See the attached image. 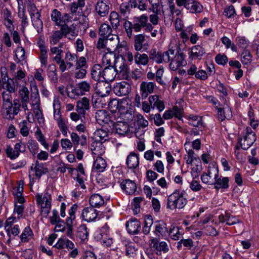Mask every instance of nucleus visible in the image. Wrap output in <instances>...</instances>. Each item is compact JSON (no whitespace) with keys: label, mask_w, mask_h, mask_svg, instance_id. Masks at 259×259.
<instances>
[{"label":"nucleus","mask_w":259,"mask_h":259,"mask_svg":"<svg viewBox=\"0 0 259 259\" xmlns=\"http://www.w3.org/2000/svg\"><path fill=\"white\" fill-rule=\"evenodd\" d=\"M1 88L4 90V91H8L12 93H15L17 90V87L14 83L13 79L7 80V81H4L2 82Z\"/></svg>","instance_id":"45"},{"label":"nucleus","mask_w":259,"mask_h":259,"mask_svg":"<svg viewBox=\"0 0 259 259\" xmlns=\"http://www.w3.org/2000/svg\"><path fill=\"white\" fill-rule=\"evenodd\" d=\"M186 8L192 13H198L203 10L202 5L197 1L191 0L186 6Z\"/></svg>","instance_id":"33"},{"label":"nucleus","mask_w":259,"mask_h":259,"mask_svg":"<svg viewBox=\"0 0 259 259\" xmlns=\"http://www.w3.org/2000/svg\"><path fill=\"white\" fill-rule=\"evenodd\" d=\"M35 199L36 203L38 206H44L48 202L49 203H50L51 204L52 196L49 192V190L46 189L44 195L37 193L35 195Z\"/></svg>","instance_id":"19"},{"label":"nucleus","mask_w":259,"mask_h":259,"mask_svg":"<svg viewBox=\"0 0 259 259\" xmlns=\"http://www.w3.org/2000/svg\"><path fill=\"white\" fill-rule=\"evenodd\" d=\"M39 59L41 66L46 67L48 62V50L47 48L41 47Z\"/></svg>","instance_id":"57"},{"label":"nucleus","mask_w":259,"mask_h":259,"mask_svg":"<svg viewBox=\"0 0 259 259\" xmlns=\"http://www.w3.org/2000/svg\"><path fill=\"white\" fill-rule=\"evenodd\" d=\"M63 53H60L51 57L52 60L59 66V69L62 72L65 71V60L63 59Z\"/></svg>","instance_id":"47"},{"label":"nucleus","mask_w":259,"mask_h":259,"mask_svg":"<svg viewBox=\"0 0 259 259\" xmlns=\"http://www.w3.org/2000/svg\"><path fill=\"white\" fill-rule=\"evenodd\" d=\"M256 135L250 127H247L244 131L243 136L239 140V146H236V149L241 147L242 149H248L255 141Z\"/></svg>","instance_id":"3"},{"label":"nucleus","mask_w":259,"mask_h":259,"mask_svg":"<svg viewBox=\"0 0 259 259\" xmlns=\"http://www.w3.org/2000/svg\"><path fill=\"white\" fill-rule=\"evenodd\" d=\"M33 236V233L30 227H25L23 230L19 238L21 241L23 243L28 242Z\"/></svg>","instance_id":"43"},{"label":"nucleus","mask_w":259,"mask_h":259,"mask_svg":"<svg viewBox=\"0 0 259 259\" xmlns=\"http://www.w3.org/2000/svg\"><path fill=\"white\" fill-rule=\"evenodd\" d=\"M155 83L153 82L142 81L140 85V91L141 97L145 99L154 92Z\"/></svg>","instance_id":"10"},{"label":"nucleus","mask_w":259,"mask_h":259,"mask_svg":"<svg viewBox=\"0 0 259 259\" xmlns=\"http://www.w3.org/2000/svg\"><path fill=\"white\" fill-rule=\"evenodd\" d=\"M149 245L151 248H153L156 251L157 254H161V252L166 253L169 250L168 245L166 242H159L156 238H152L150 239Z\"/></svg>","instance_id":"9"},{"label":"nucleus","mask_w":259,"mask_h":259,"mask_svg":"<svg viewBox=\"0 0 259 259\" xmlns=\"http://www.w3.org/2000/svg\"><path fill=\"white\" fill-rule=\"evenodd\" d=\"M187 203L185 192L176 190L167 198L166 207L171 210L182 209Z\"/></svg>","instance_id":"2"},{"label":"nucleus","mask_w":259,"mask_h":259,"mask_svg":"<svg viewBox=\"0 0 259 259\" xmlns=\"http://www.w3.org/2000/svg\"><path fill=\"white\" fill-rule=\"evenodd\" d=\"M102 62L103 63L108 65V66H112L111 64L113 62L114 66L117 67L119 60L118 58H116L115 55L113 53V52L108 51L103 55Z\"/></svg>","instance_id":"23"},{"label":"nucleus","mask_w":259,"mask_h":259,"mask_svg":"<svg viewBox=\"0 0 259 259\" xmlns=\"http://www.w3.org/2000/svg\"><path fill=\"white\" fill-rule=\"evenodd\" d=\"M35 88L36 91H37V87L36 86H35ZM31 99L32 100V104L33 105H35V107H34L33 109L35 117L37 118L39 123H43L44 118L43 117L42 113L40 109V99L38 91L31 94Z\"/></svg>","instance_id":"6"},{"label":"nucleus","mask_w":259,"mask_h":259,"mask_svg":"<svg viewBox=\"0 0 259 259\" xmlns=\"http://www.w3.org/2000/svg\"><path fill=\"white\" fill-rule=\"evenodd\" d=\"M121 188L128 195L135 194L137 186L134 181L129 179L123 180L120 184Z\"/></svg>","instance_id":"14"},{"label":"nucleus","mask_w":259,"mask_h":259,"mask_svg":"<svg viewBox=\"0 0 259 259\" xmlns=\"http://www.w3.org/2000/svg\"><path fill=\"white\" fill-rule=\"evenodd\" d=\"M106 167L107 163L105 160L100 155H98L93 163V170L96 172H102L105 170Z\"/></svg>","instance_id":"26"},{"label":"nucleus","mask_w":259,"mask_h":259,"mask_svg":"<svg viewBox=\"0 0 259 259\" xmlns=\"http://www.w3.org/2000/svg\"><path fill=\"white\" fill-rule=\"evenodd\" d=\"M77 56L70 52L68 51L65 54V70L68 68L70 69L74 66V63L77 61Z\"/></svg>","instance_id":"36"},{"label":"nucleus","mask_w":259,"mask_h":259,"mask_svg":"<svg viewBox=\"0 0 259 259\" xmlns=\"http://www.w3.org/2000/svg\"><path fill=\"white\" fill-rule=\"evenodd\" d=\"M189 54V58L192 60H201L205 54V49L200 45L192 47Z\"/></svg>","instance_id":"18"},{"label":"nucleus","mask_w":259,"mask_h":259,"mask_svg":"<svg viewBox=\"0 0 259 259\" xmlns=\"http://www.w3.org/2000/svg\"><path fill=\"white\" fill-rule=\"evenodd\" d=\"M63 35H64V33H63L62 28L60 30H57L55 31L51 37V44L54 45H56L62 38Z\"/></svg>","instance_id":"56"},{"label":"nucleus","mask_w":259,"mask_h":259,"mask_svg":"<svg viewBox=\"0 0 259 259\" xmlns=\"http://www.w3.org/2000/svg\"><path fill=\"white\" fill-rule=\"evenodd\" d=\"M99 211L92 207H87L82 210L81 217L82 219L87 222L95 221L98 215Z\"/></svg>","instance_id":"12"},{"label":"nucleus","mask_w":259,"mask_h":259,"mask_svg":"<svg viewBox=\"0 0 259 259\" xmlns=\"http://www.w3.org/2000/svg\"><path fill=\"white\" fill-rule=\"evenodd\" d=\"M252 56L249 51L245 50L241 55V61L244 64H249L252 61Z\"/></svg>","instance_id":"54"},{"label":"nucleus","mask_w":259,"mask_h":259,"mask_svg":"<svg viewBox=\"0 0 259 259\" xmlns=\"http://www.w3.org/2000/svg\"><path fill=\"white\" fill-rule=\"evenodd\" d=\"M7 235L10 238H14L18 236L20 233V227L18 225L13 226V228H11L8 230H6Z\"/></svg>","instance_id":"59"},{"label":"nucleus","mask_w":259,"mask_h":259,"mask_svg":"<svg viewBox=\"0 0 259 259\" xmlns=\"http://www.w3.org/2000/svg\"><path fill=\"white\" fill-rule=\"evenodd\" d=\"M229 178L219 177V176L218 177L215 178L214 183L213 185H214V188L217 190L220 189H227L229 187Z\"/></svg>","instance_id":"28"},{"label":"nucleus","mask_w":259,"mask_h":259,"mask_svg":"<svg viewBox=\"0 0 259 259\" xmlns=\"http://www.w3.org/2000/svg\"><path fill=\"white\" fill-rule=\"evenodd\" d=\"M74 246V244L71 241L66 238L61 237L58 239L57 242L53 247L59 249L67 248L69 250L73 249Z\"/></svg>","instance_id":"24"},{"label":"nucleus","mask_w":259,"mask_h":259,"mask_svg":"<svg viewBox=\"0 0 259 259\" xmlns=\"http://www.w3.org/2000/svg\"><path fill=\"white\" fill-rule=\"evenodd\" d=\"M112 31V30L110 25L106 23H103L100 27L99 33L101 36L100 37H104L111 33Z\"/></svg>","instance_id":"53"},{"label":"nucleus","mask_w":259,"mask_h":259,"mask_svg":"<svg viewBox=\"0 0 259 259\" xmlns=\"http://www.w3.org/2000/svg\"><path fill=\"white\" fill-rule=\"evenodd\" d=\"M126 163L128 168H136L139 164L138 155L134 152H131L127 157Z\"/></svg>","instance_id":"25"},{"label":"nucleus","mask_w":259,"mask_h":259,"mask_svg":"<svg viewBox=\"0 0 259 259\" xmlns=\"http://www.w3.org/2000/svg\"><path fill=\"white\" fill-rule=\"evenodd\" d=\"M111 124L119 135H124L129 131L128 124L125 122L118 121L115 122L112 120Z\"/></svg>","instance_id":"21"},{"label":"nucleus","mask_w":259,"mask_h":259,"mask_svg":"<svg viewBox=\"0 0 259 259\" xmlns=\"http://www.w3.org/2000/svg\"><path fill=\"white\" fill-rule=\"evenodd\" d=\"M89 234V229L86 225L82 224L79 226L77 232V237L80 239L81 241H87L88 239Z\"/></svg>","instance_id":"41"},{"label":"nucleus","mask_w":259,"mask_h":259,"mask_svg":"<svg viewBox=\"0 0 259 259\" xmlns=\"http://www.w3.org/2000/svg\"><path fill=\"white\" fill-rule=\"evenodd\" d=\"M90 108V102L88 98L83 97L78 100L76 103V110L80 113H83L84 111Z\"/></svg>","instance_id":"40"},{"label":"nucleus","mask_w":259,"mask_h":259,"mask_svg":"<svg viewBox=\"0 0 259 259\" xmlns=\"http://www.w3.org/2000/svg\"><path fill=\"white\" fill-rule=\"evenodd\" d=\"M149 60L155 62L157 64L163 62L162 52L157 50L156 48L151 49L149 52Z\"/></svg>","instance_id":"38"},{"label":"nucleus","mask_w":259,"mask_h":259,"mask_svg":"<svg viewBox=\"0 0 259 259\" xmlns=\"http://www.w3.org/2000/svg\"><path fill=\"white\" fill-rule=\"evenodd\" d=\"M87 68L88 65L85 58L84 57H80L79 58H77V61L75 62V68H76V69H87Z\"/></svg>","instance_id":"62"},{"label":"nucleus","mask_w":259,"mask_h":259,"mask_svg":"<svg viewBox=\"0 0 259 259\" xmlns=\"http://www.w3.org/2000/svg\"><path fill=\"white\" fill-rule=\"evenodd\" d=\"M3 18L4 21V25L10 30H13V20L11 12L8 9L4 10Z\"/></svg>","instance_id":"35"},{"label":"nucleus","mask_w":259,"mask_h":259,"mask_svg":"<svg viewBox=\"0 0 259 259\" xmlns=\"http://www.w3.org/2000/svg\"><path fill=\"white\" fill-rule=\"evenodd\" d=\"M145 40V36L143 34H138L134 37V46L136 51H140L143 47V43Z\"/></svg>","instance_id":"46"},{"label":"nucleus","mask_w":259,"mask_h":259,"mask_svg":"<svg viewBox=\"0 0 259 259\" xmlns=\"http://www.w3.org/2000/svg\"><path fill=\"white\" fill-rule=\"evenodd\" d=\"M18 17L21 19V25L22 28L25 29V28L28 25V19L27 15L25 13V10L24 8H21L19 7V11L18 13Z\"/></svg>","instance_id":"50"},{"label":"nucleus","mask_w":259,"mask_h":259,"mask_svg":"<svg viewBox=\"0 0 259 259\" xmlns=\"http://www.w3.org/2000/svg\"><path fill=\"white\" fill-rule=\"evenodd\" d=\"M32 25L36 29L38 33L42 31L43 23L40 19L41 14L40 13L31 15L30 16Z\"/></svg>","instance_id":"30"},{"label":"nucleus","mask_w":259,"mask_h":259,"mask_svg":"<svg viewBox=\"0 0 259 259\" xmlns=\"http://www.w3.org/2000/svg\"><path fill=\"white\" fill-rule=\"evenodd\" d=\"M155 234L159 237H165L168 233L167 225L163 221H158L155 223Z\"/></svg>","instance_id":"20"},{"label":"nucleus","mask_w":259,"mask_h":259,"mask_svg":"<svg viewBox=\"0 0 259 259\" xmlns=\"http://www.w3.org/2000/svg\"><path fill=\"white\" fill-rule=\"evenodd\" d=\"M153 224V220L151 217H148L145 221L144 226L142 229V232L145 235H148L150 231L151 227Z\"/></svg>","instance_id":"60"},{"label":"nucleus","mask_w":259,"mask_h":259,"mask_svg":"<svg viewBox=\"0 0 259 259\" xmlns=\"http://www.w3.org/2000/svg\"><path fill=\"white\" fill-rule=\"evenodd\" d=\"M61 104L58 97L55 96L53 100L54 118L57 123L64 121L61 113Z\"/></svg>","instance_id":"17"},{"label":"nucleus","mask_w":259,"mask_h":259,"mask_svg":"<svg viewBox=\"0 0 259 259\" xmlns=\"http://www.w3.org/2000/svg\"><path fill=\"white\" fill-rule=\"evenodd\" d=\"M12 102H3L2 113L3 117L7 119H13L14 115L12 109Z\"/></svg>","instance_id":"32"},{"label":"nucleus","mask_w":259,"mask_h":259,"mask_svg":"<svg viewBox=\"0 0 259 259\" xmlns=\"http://www.w3.org/2000/svg\"><path fill=\"white\" fill-rule=\"evenodd\" d=\"M35 171V176L39 179L40 177L49 172L48 168L45 167L42 163H39L38 161L35 162V166L33 168Z\"/></svg>","instance_id":"44"},{"label":"nucleus","mask_w":259,"mask_h":259,"mask_svg":"<svg viewBox=\"0 0 259 259\" xmlns=\"http://www.w3.org/2000/svg\"><path fill=\"white\" fill-rule=\"evenodd\" d=\"M219 176V169L213 164L209 165L206 172H203L201 176L202 182L206 184L213 185L215 178Z\"/></svg>","instance_id":"5"},{"label":"nucleus","mask_w":259,"mask_h":259,"mask_svg":"<svg viewBox=\"0 0 259 259\" xmlns=\"http://www.w3.org/2000/svg\"><path fill=\"white\" fill-rule=\"evenodd\" d=\"M51 19L57 25H61V14L57 9L53 10L51 13Z\"/></svg>","instance_id":"58"},{"label":"nucleus","mask_w":259,"mask_h":259,"mask_svg":"<svg viewBox=\"0 0 259 259\" xmlns=\"http://www.w3.org/2000/svg\"><path fill=\"white\" fill-rule=\"evenodd\" d=\"M121 64L118 63V68L119 70H117V74L118 77L122 79H126L128 77V74L130 73L128 67L124 63L123 59H121Z\"/></svg>","instance_id":"34"},{"label":"nucleus","mask_w":259,"mask_h":259,"mask_svg":"<svg viewBox=\"0 0 259 259\" xmlns=\"http://www.w3.org/2000/svg\"><path fill=\"white\" fill-rule=\"evenodd\" d=\"M109 21L112 28L114 29H117L119 25L118 14L115 11L111 12L109 16Z\"/></svg>","instance_id":"52"},{"label":"nucleus","mask_w":259,"mask_h":259,"mask_svg":"<svg viewBox=\"0 0 259 259\" xmlns=\"http://www.w3.org/2000/svg\"><path fill=\"white\" fill-rule=\"evenodd\" d=\"M64 36L70 40H72L78 35V31L74 28L64 25L62 27Z\"/></svg>","instance_id":"37"},{"label":"nucleus","mask_w":259,"mask_h":259,"mask_svg":"<svg viewBox=\"0 0 259 259\" xmlns=\"http://www.w3.org/2000/svg\"><path fill=\"white\" fill-rule=\"evenodd\" d=\"M186 56L182 52H178L171 60L169 64V68L173 71H176L181 66H185L187 62L185 60Z\"/></svg>","instance_id":"8"},{"label":"nucleus","mask_w":259,"mask_h":259,"mask_svg":"<svg viewBox=\"0 0 259 259\" xmlns=\"http://www.w3.org/2000/svg\"><path fill=\"white\" fill-rule=\"evenodd\" d=\"M236 42L239 48L245 50L248 47L249 44V40L243 36H237L236 38Z\"/></svg>","instance_id":"55"},{"label":"nucleus","mask_w":259,"mask_h":259,"mask_svg":"<svg viewBox=\"0 0 259 259\" xmlns=\"http://www.w3.org/2000/svg\"><path fill=\"white\" fill-rule=\"evenodd\" d=\"M95 138L99 145L96 146L94 148H91L92 152L96 155H101L104 153V150L102 149V144L103 142L107 141L108 139V134L106 131L103 129L97 130L95 133Z\"/></svg>","instance_id":"4"},{"label":"nucleus","mask_w":259,"mask_h":259,"mask_svg":"<svg viewBox=\"0 0 259 259\" xmlns=\"http://www.w3.org/2000/svg\"><path fill=\"white\" fill-rule=\"evenodd\" d=\"M188 124L195 127L201 128L204 127L201 117L191 114L188 117Z\"/></svg>","instance_id":"39"},{"label":"nucleus","mask_w":259,"mask_h":259,"mask_svg":"<svg viewBox=\"0 0 259 259\" xmlns=\"http://www.w3.org/2000/svg\"><path fill=\"white\" fill-rule=\"evenodd\" d=\"M126 228L129 233L138 234L141 229V223L136 219H131L126 222Z\"/></svg>","instance_id":"15"},{"label":"nucleus","mask_w":259,"mask_h":259,"mask_svg":"<svg viewBox=\"0 0 259 259\" xmlns=\"http://www.w3.org/2000/svg\"><path fill=\"white\" fill-rule=\"evenodd\" d=\"M48 75L52 81L55 82L58 80L56 66L53 64L48 66Z\"/></svg>","instance_id":"51"},{"label":"nucleus","mask_w":259,"mask_h":259,"mask_svg":"<svg viewBox=\"0 0 259 259\" xmlns=\"http://www.w3.org/2000/svg\"><path fill=\"white\" fill-rule=\"evenodd\" d=\"M135 62L138 65H147L149 61L148 56L146 54L137 52L134 56Z\"/></svg>","instance_id":"42"},{"label":"nucleus","mask_w":259,"mask_h":259,"mask_svg":"<svg viewBox=\"0 0 259 259\" xmlns=\"http://www.w3.org/2000/svg\"><path fill=\"white\" fill-rule=\"evenodd\" d=\"M169 235L174 240H178L182 237V230L180 231L178 227L173 226L168 231Z\"/></svg>","instance_id":"49"},{"label":"nucleus","mask_w":259,"mask_h":259,"mask_svg":"<svg viewBox=\"0 0 259 259\" xmlns=\"http://www.w3.org/2000/svg\"><path fill=\"white\" fill-rule=\"evenodd\" d=\"M95 10L100 16L104 17L106 16L109 10L108 3H105L103 1L98 2L96 4Z\"/></svg>","instance_id":"29"},{"label":"nucleus","mask_w":259,"mask_h":259,"mask_svg":"<svg viewBox=\"0 0 259 259\" xmlns=\"http://www.w3.org/2000/svg\"><path fill=\"white\" fill-rule=\"evenodd\" d=\"M119 10L123 16H127L131 12V7L128 3H122L119 7Z\"/></svg>","instance_id":"61"},{"label":"nucleus","mask_w":259,"mask_h":259,"mask_svg":"<svg viewBox=\"0 0 259 259\" xmlns=\"http://www.w3.org/2000/svg\"><path fill=\"white\" fill-rule=\"evenodd\" d=\"M85 6V0H77V2H74L71 5L70 11L71 13L74 14L77 12L79 13L82 11V8Z\"/></svg>","instance_id":"48"},{"label":"nucleus","mask_w":259,"mask_h":259,"mask_svg":"<svg viewBox=\"0 0 259 259\" xmlns=\"http://www.w3.org/2000/svg\"><path fill=\"white\" fill-rule=\"evenodd\" d=\"M224 15L227 18H234L236 15V11L233 5H230L227 7L224 11Z\"/></svg>","instance_id":"64"},{"label":"nucleus","mask_w":259,"mask_h":259,"mask_svg":"<svg viewBox=\"0 0 259 259\" xmlns=\"http://www.w3.org/2000/svg\"><path fill=\"white\" fill-rule=\"evenodd\" d=\"M50 223L53 225H55L57 223H64V222L60 219L58 212L56 209L53 210L52 215L50 218Z\"/></svg>","instance_id":"63"},{"label":"nucleus","mask_w":259,"mask_h":259,"mask_svg":"<svg viewBox=\"0 0 259 259\" xmlns=\"http://www.w3.org/2000/svg\"><path fill=\"white\" fill-rule=\"evenodd\" d=\"M216 109L218 110V118L221 121L226 119H230L232 117V111L230 108L225 109L217 106Z\"/></svg>","instance_id":"31"},{"label":"nucleus","mask_w":259,"mask_h":259,"mask_svg":"<svg viewBox=\"0 0 259 259\" xmlns=\"http://www.w3.org/2000/svg\"><path fill=\"white\" fill-rule=\"evenodd\" d=\"M91 207L93 208H100L105 204L104 197L99 194H92L89 199Z\"/></svg>","instance_id":"16"},{"label":"nucleus","mask_w":259,"mask_h":259,"mask_svg":"<svg viewBox=\"0 0 259 259\" xmlns=\"http://www.w3.org/2000/svg\"><path fill=\"white\" fill-rule=\"evenodd\" d=\"M96 119L98 123L101 125L109 124L110 122L111 123L112 121L107 112L104 110H100L96 112Z\"/></svg>","instance_id":"22"},{"label":"nucleus","mask_w":259,"mask_h":259,"mask_svg":"<svg viewBox=\"0 0 259 259\" xmlns=\"http://www.w3.org/2000/svg\"><path fill=\"white\" fill-rule=\"evenodd\" d=\"M103 69L100 64L93 65L91 72L92 78L95 81H103Z\"/></svg>","instance_id":"27"},{"label":"nucleus","mask_w":259,"mask_h":259,"mask_svg":"<svg viewBox=\"0 0 259 259\" xmlns=\"http://www.w3.org/2000/svg\"><path fill=\"white\" fill-rule=\"evenodd\" d=\"M131 90V85L126 81H121L117 83L113 87L114 93L118 96L127 95Z\"/></svg>","instance_id":"11"},{"label":"nucleus","mask_w":259,"mask_h":259,"mask_svg":"<svg viewBox=\"0 0 259 259\" xmlns=\"http://www.w3.org/2000/svg\"><path fill=\"white\" fill-rule=\"evenodd\" d=\"M117 68L113 66H108L105 67L102 74L103 81L110 82L114 80L117 74Z\"/></svg>","instance_id":"13"},{"label":"nucleus","mask_w":259,"mask_h":259,"mask_svg":"<svg viewBox=\"0 0 259 259\" xmlns=\"http://www.w3.org/2000/svg\"><path fill=\"white\" fill-rule=\"evenodd\" d=\"M96 93L99 96L98 100L101 101L102 99L108 96L111 92V87L109 82L101 81L97 83Z\"/></svg>","instance_id":"7"},{"label":"nucleus","mask_w":259,"mask_h":259,"mask_svg":"<svg viewBox=\"0 0 259 259\" xmlns=\"http://www.w3.org/2000/svg\"><path fill=\"white\" fill-rule=\"evenodd\" d=\"M148 18L147 15L143 14L140 16H135L132 21H125L124 28L127 36L131 38L133 35V30L136 32H140L146 24Z\"/></svg>","instance_id":"1"}]
</instances>
